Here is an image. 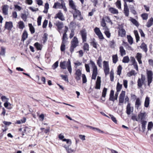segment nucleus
I'll return each mask as SVG.
<instances>
[{
	"mask_svg": "<svg viewBox=\"0 0 153 153\" xmlns=\"http://www.w3.org/2000/svg\"><path fill=\"white\" fill-rule=\"evenodd\" d=\"M60 67L62 69H66L67 68L68 71L70 74L72 73V68L71 65V62L69 59L68 61H64L61 62L60 63Z\"/></svg>",
	"mask_w": 153,
	"mask_h": 153,
	"instance_id": "1",
	"label": "nucleus"
},
{
	"mask_svg": "<svg viewBox=\"0 0 153 153\" xmlns=\"http://www.w3.org/2000/svg\"><path fill=\"white\" fill-rule=\"evenodd\" d=\"M79 41L77 38L75 36L71 41V45L70 48V51L71 53L73 52L74 49L78 46Z\"/></svg>",
	"mask_w": 153,
	"mask_h": 153,
	"instance_id": "2",
	"label": "nucleus"
},
{
	"mask_svg": "<svg viewBox=\"0 0 153 153\" xmlns=\"http://www.w3.org/2000/svg\"><path fill=\"white\" fill-rule=\"evenodd\" d=\"M90 63L93 68L92 79H95L97 73V68L95 63L92 60H90Z\"/></svg>",
	"mask_w": 153,
	"mask_h": 153,
	"instance_id": "3",
	"label": "nucleus"
},
{
	"mask_svg": "<svg viewBox=\"0 0 153 153\" xmlns=\"http://www.w3.org/2000/svg\"><path fill=\"white\" fill-rule=\"evenodd\" d=\"M146 80V77L145 75L143 74L141 75L140 78H139L137 81V85L139 88H141L144 83Z\"/></svg>",
	"mask_w": 153,
	"mask_h": 153,
	"instance_id": "4",
	"label": "nucleus"
},
{
	"mask_svg": "<svg viewBox=\"0 0 153 153\" xmlns=\"http://www.w3.org/2000/svg\"><path fill=\"white\" fill-rule=\"evenodd\" d=\"M73 12V16L74 19L77 18L79 20L83 19V18L81 16L80 12L77 9L74 10Z\"/></svg>",
	"mask_w": 153,
	"mask_h": 153,
	"instance_id": "5",
	"label": "nucleus"
},
{
	"mask_svg": "<svg viewBox=\"0 0 153 153\" xmlns=\"http://www.w3.org/2000/svg\"><path fill=\"white\" fill-rule=\"evenodd\" d=\"M146 116V112L141 111L138 115V122L145 121Z\"/></svg>",
	"mask_w": 153,
	"mask_h": 153,
	"instance_id": "6",
	"label": "nucleus"
},
{
	"mask_svg": "<svg viewBox=\"0 0 153 153\" xmlns=\"http://www.w3.org/2000/svg\"><path fill=\"white\" fill-rule=\"evenodd\" d=\"M146 74H147L148 85L149 86L150 84L152 81L153 74L151 71L149 70L146 71Z\"/></svg>",
	"mask_w": 153,
	"mask_h": 153,
	"instance_id": "7",
	"label": "nucleus"
},
{
	"mask_svg": "<svg viewBox=\"0 0 153 153\" xmlns=\"http://www.w3.org/2000/svg\"><path fill=\"white\" fill-rule=\"evenodd\" d=\"M103 67L104 73L106 75L109 74V68L108 62L104 61L103 62Z\"/></svg>",
	"mask_w": 153,
	"mask_h": 153,
	"instance_id": "8",
	"label": "nucleus"
},
{
	"mask_svg": "<svg viewBox=\"0 0 153 153\" xmlns=\"http://www.w3.org/2000/svg\"><path fill=\"white\" fill-rule=\"evenodd\" d=\"M126 94V92L125 91H122L121 93L120 94L119 99V105H121V104L123 103L124 101V98Z\"/></svg>",
	"mask_w": 153,
	"mask_h": 153,
	"instance_id": "9",
	"label": "nucleus"
},
{
	"mask_svg": "<svg viewBox=\"0 0 153 153\" xmlns=\"http://www.w3.org/2000/svg\"><path fill=\"white\" fill-rule=\"evenodd\" d=\"M81 75V71L79 69H77L76 70L75 77L77 81L80 80Z\"/></svg>",
	"mask_w": 153,
	"mask_h": 153,
	"instance_id": "10",
	"label": "nucleus"
},
{
	"mask_svg": "<svg viewBox=\"0 0 153 153\" xmlns=\"http://www.w3.org/2000/svg\"><path fill=\"white\" fill-rule=\"evenodd\" d=\"M94 31L96 35L98 36L100 39H102L104 37L99 28L96 27L94 29Z\"/></svg>",
	"mask_w": 153,
	"mask_h": 153,
	"instance_id": "11",
	"label": "nucleus"
},
{
	"mask_svg": "<svg viewBox=\"0 0 153 153\" xmlns=\"http://www.w3.org/2000/svg\"><path fill=\"white\" fill-rule=\"evenodd\" d=\"M54 18L56 19L58 18L59 19L62 21H64L65 20V19L64 15L61 11H59L54 17Z\"/></svg>",
	"mask_w": 153,
	"mask_h": 153,
	"instance_id": "12",
	"label": "nucleus"
},
{
	"mask_svg": "<svg viewBox=\"0 0 153 153\" xmlns=\"http://www.w3.org/2000/svg\"><path fill=\"white\" fill-rule=\"evenodd\" d=\"M13 27V23L11 22H6L5 25V28L9 30H11Z\"/></svg>",
	"mask_w": 153,
	"mask_h": 153,
	"instance_id": "13",
	"label": "nucleus"
},
{
	"mask_svg": "<svg viewBox=\"0 0 153 153\" xmlns=\"http://www.w3.org/2000/svg\"><path fill=\"white\" fill-rule=\"evenodd\" d=\"M133 111V108L131 106V104L128 103L126 107V112L128 115H130Z\"/></svg>",
	"mask_w": 153,
	"mask_h": 153,
	"instance_id": "14",
	"label": "nucleus"
},
{
	"mask_svg": "<svg viewBox=\"0 0 153 153\" xmlns=\"http://www.w3.org/2000/svg\"><path fill=\"white\" fill-rule=\"evenodd\" d=\"M80 33L82 36V39L83 42L86 41V33L85 30L83 29L80 31Z\"/></svg>",
	"mask_w": 153,
	"mask_h": 153,
	"instance_id": "15",
	"label": "nucleus"
},
{
	"mask_svg": "<svg viewBox=\"0 0 153 153\" xmlns=\"http://www.w3.org/2000/svg\"><path fill=\"white\" fill-rule=\"evenodd\" d=\"M9 7L7 5H4L2 6V12L4 15H7L8 14Z\"/></svg>",
	"mask_w": 153,
	"mask_h": 153,
	"instance_id": "16",
	"label": "nucleus"
},
{
	"mask_svg": "<svg viewBox=\"0 0 153 153\" xmlns=\"http://www.w3.org/2000/svg\"><path fill=\"white\" fill-rule=\"evenodd\" d=\"M101 83V78L100 77L98 76L97 78V80L96 82V85L95 88L97 89H100V88Z\"/></svg>",
	"mask_w": 153,
	"mask_h": 153,
	"instance_id": "17",
	"label": "nucleus"
},
{
	"mask_svg": "<svg viewBox=\"0 0 153 153\" xmlns=\"http://www.w3.org/2000/svg\"><path fill=\"white\" fill-rule=\"evenodd\" d=\"M124 11L125 16H128L129 15V10L126 3H124Z\"/></svg>",
	"mask_w": 153,
	"mask_h": 153,
	"instance_id": "18",
	"label": "nucleus"
},
{
	"mask_svg": "<svg viewBox=\"0 0 153 153\" xmlns=\"http://www.w3.org/2000/svg\"><path fill=\"white\" fill-rule=\"evenodd\" d=\"M69 6L73 10H76V6L75 4V3L72 0H70L69 1Z\"/></svg>",
	"mask_w": 153,
	"mask_h": 153,
	"instance_id": "19",
	"label": "nucleus"
},
{
	"mask_svg": "<svg viewBox=\"0 0 153 153\" xmlns=\"http://www.w3.org/2000/svg\"><path fill=\"white\" fill-rule=\"evenodd\" d=\"M28 36V35L27 32L26 30H25L22 36V41L24 42L27 38Z\"/></svg>",
	"mask_w": 153,
	"mask_h": 153,
	"instance_id": "20",
	"label": "nucleus"
},
{
	"mask_svg": "<svg viewBox=\"0 0 153 153\" xmlns=\"http://www.w3.org/2000/svg\"><path fill=\"white\" fill-rule=\"evenodd\" d=\"M126 32L125 30L123 29H120L118 31L119 35L122 37L125 36Z\"/></svg>",
	"mask_w": 153,
	"mask_h": 153,
	"instance_id": "21",
	"label": "nucleus"
},
{
	"mask_svg": "<svg viewBox=\"0 0 153 153\" xmlns=\"http://www.w3.org/2000/svg\"><path fill=\"white\" fill-rule=\"evenodd\" d=\"M142 57V54L141 53H137L136 58L139 64H141L142 63V61L141 60Z\"/></svg>",
	"mask_w": 153,
	"mask_h": 153,
	"instance_id": "22",
	"label": "nucleus"
},
{
	"mask_svg": "<svg viewBox=\"0 0 153 153\" xmlns=\"http://www.w3.org/2000/svg\"><path fill=\"white\" fill-rule=\"evenodd\" d=\"M56 25L59 30H61L63 27V23L59 21H57L56 23Z\"/></svg>",
	"mask_w": 153,
	"mask_h": 153,
	"instance_id": "23",
	"label": "nucleus"
},
{
	"mask_svg": "<svg viewBox=\"0 0 153 153\" xmlns=\"http://www.w3.org/2000/svg\"><path fill=\"white\" fill-rule=\"evenodd\" d=\"M17 26L20 29L22 30L25 27V25L23 21H20L18 23Z\"/></svg>",
	"mask_w": 153,
	"mask_h": 153,
	"instance_id": "24",
	"label": "nucleus"
},
{
	"mask_svg": "<svg viewBox=\"0 0 153 153\" xmlns=\"http://www.w3.org/2000/svg\"><path fill=\"white\" fill-rule=\"evenodd\" d=\"M150 103V98L146 96L144 106L146 108H147L149 106Z\"/></svg>",
	"mask_w": 153,
	"mask_h": 153,
	"instance_id": "25",
	"label": "nucleus"
},
{
	"mask_svg": "<svg viewBox=\"0 0 153 153\" xmlns=\"http://www.w3.org/2000/svg\"><path fill=\"white\" fill-rule=\"evenodd\" d=\"M62 3L60 4L59 2L55 3L53 6V8L55 9H61V6Z\"/></svg>",
	"mask_w": 153,
	"mask_h": 153,
	"instance_id": "26",
	"label": "nucleus"
},
{
	"mask_svg": "<svg viewBox=\"0 0 153 153\" xmlns=\"http://www.w3.org/2000/svg\"><path fill=\"white\" fill-rule=\"evenodd\" d=\"M141 102L140 99L139 98H137L136 100V101L135 103V107L137 109H138L141 105Z\"/></svg>",
	"mask_w": 153,
	"mask_h": 153,
	"instance_id": "27",
	"label": "nucleus"
},
{
	"mask_svg": "<svg viewBox=\"0 0 153 153\" xmlns=\"http://www.w3.org/2000/svg\"><path fill=\"white\" fill-rule=\"evenodd\" d=\"M108 10L113 14H117L118 13L117 10L112 7L109 8Z\"/></svg>",
	"mask_w": 153,
	"mask_h": 153,
	"instance_id": "28",
	"label": "nucleus"
},
{
	"mask_svg": "<svg viewBox=\"0 0 153 153\" xmlns=\"http://www.w3.org/2000/svg\"><path fill=\"white\" fill-rule=\"evenodd\" d=\"M103 30H104V33L106 36L108 38H109L111 36V33L109 32V29L107 28Z\"/></svg>",
	"mask_w": 153,
	"mask_h": 153,
	"instance_id": "29",
	"label": "nucleus"
},
{
	"mask_svg": "<svg viewBox=\"0 0 153 153\" xmlns=\"http://www.w3.org/2000/svg\"><path fill=\"white\" fill-rule=\"evenodd\" d=\"M6 53V48L3 47H1V50L0 52V55L4 56Z\"/></svg>",
	"mask_w": 153,
	"mask_h": 153,
	"instance_id": "30",
	"label": "nucleus"
},
{
	"mask_svg": "<svg viewBox=\"0 0 153 153\" xmlns=\"http://www.w3.org/2000/svg\"><path fill=\"white\" fill-rule=\"evenodd\" d=\"M120 51L121 56L125 55L126 54V51L123 46H120Z\"/></svg>",
	"mask_w": 153,
	"mask_h": 153,
	"instance_id": "31",
	"label": "nucleus"
},
{
	"mask_svg": "<svg viewBox=\"0 0 153 153\" xmlns=\"http://www.w3.org/2000/svg\"><path fill=\"white\" fill-rule=\"evenodd\" d=\"M114 92L113 90H111L110 94L109 100L113 101H114Z\"/></svg>",
	"mask_w": 153,
	"mask_h": 153,
	"instance_id": "32",
	"label": "nucleus"
},
{
	"mask_svg": "<svg viewBox=\"0 0 153 153\" xmlns=\"http://www.w3.org/2000/svg\"><path fill=\"white\" fill-rule=\"evenodd\" d=\"M153 18H151L148 21L147 23V26L149 27H150L153 24Z\"/></svg>",
	"mask_w": 153,
	"mask_h": 153,
	"instance_id": "33",
	"label": "nucleus"
},
{
	"mask_svg": "<svg viewBox=\"0 0 153 153\" xmlns=\"http://www.w3.org/2000/svg\"><path fill=\"white\" fill-rule=\"evenodd\" d=\"M101 26L103 27V29H105L106 28H108L106 26V24L105 23V20L104 19H102V21L101 24Z\"/></svg>",
	"mask_w": 153,
	"mask_h": 153,
	"instance_id": "34",
	"label": "nucleus"
},
{
	"mask_svg": "<svg viewBox=\"0 0 153 153\" xmlns=\"http://www.w3.org/2000/svg\"><path fill=\"white\" fill-rule=\"evenodd\" d=\"M137 74V73H135V71L131 70L130 72L128 73L127 75L128 77H130L132 75L135 76Z\"/></svg>",
	"mask_w": 153,
	"mask_h": 153,
	"instance_id": "35",
	"label": "nucleus"
},
{
	"mask_svg": "<svg viewBox=\"0 0 153 153\" xmlns=\"http://www.w3.org/2000/svg\"><path fill=\"white\" fill-rule=\"evenodd\" d=\"M68 39L66 33H64L62 36V42L66 43Z\"/></svg>",
	"mask_w": 153,
	"mask_h": 153,
	"instance_id": "36",
	"label": "nucleus"
},
{
	"mask_svg": "<svg viewBox=\"0 0 153 153\" xmlns=\"http://www.w3.org/2000/svg\"><path fill=\"white\" fill-rule=\"evenodd\" d=\"M109 45L110 48H113L115 46V42L114 40L110 41L109 42Z\"/></svg>",
	"mask_w": 153,
	"mask_h": 153,
	"instance_id": "37",
	"label": "nucleus"
},
{
	"mask_svg": "<svg viewBox=\"0 0 153 153\" xmlns=\"http://www.w3.org/2000/svg\"><path fill=\"white\" fill-rule=\"evenodd\" d=\"M130 20L137 27L139 26V24L138 22L135 19L130 18Z\"/></svg>",
	"mask_w": 153,
	"mask_h": 153,
	"instance_id": "38",
	"label": "nucleus"
},
{
	"mask_svg": "<svg viewBox=\"0 0 153 153\" xmlns=\"http://www.w3.org/2000/svg\"><path fill=\"white\" fill-rule=\"evenodd\" d=\"M141 48L145 52H146L147 51V46L144 43H143L140 46Z\"/></svg>",
	"mask_w": 153,
	"mask_h": 153,
	"instance_id": "39",
	"label": "nucleus"
},
{
	"mask_svg": "<svg viewBox=\"0 0 153 153\" xmlns=\"http://www.w3.org/2000/svg\"><path fill=\"white\" fill-rule=\"evenodd\" d=\"M34 46L38 50H41L42 48L41 45L38 42H36L35 43Z\"/></svg>",
	"mask_w": 153,
	"mask_h": 153,
	"instance_id": "40",
	"label": "nucleus"
},
{
	"mask_svg": "<svg viewBox=\"0 0 153 153\" xmlns=\"http://www.w3.org/2000/svg\"><path fill=\"white\" fill-rule=\"evenodd\" d=\"M122 85L119 83V82H118L116 87L117 91L120 92L122 88Z\"/></svg>",
	"mask_w": 153,
	"mask_h": 153,
	"instance_id": "41",
	"label": "nucleus"
},
{
	"mask_svg": "<svg viewBox=\"0 0 153 153\" xmlns=\"http://www.w3.org/2000/svg\"><path fill=\"white\" fill-rule=\"evenodd\" d=\"M112 59L113 62L116 63L118 60V57L117 54L114 55L112 56Z\"/></svg>",
	"mask_w": 153,
	"mask_h": 153,
	"instance_id": "42",
	"label": "nucleus"
},
{
	"mask_svg": "<svg viewBox=\"0 0 153 153\" xmlns=\"http://www.w3.org/2000/svg\"><path fill=\"white\" fill-rule=\"evenodd\" d=\"M11 105V104L10 103L8 102H5L4 103V106L6 108H7V109H10L11 108L9 106Z\"/></svg>",
	"mask_w": 153,
	"mask_h": 153,
	"instance_id": "43",
	"label": "nucleus"
},
{
	"mask_svg": "<svg viewBox=\"0 0 153 153\" xmlns=\"http://www.w3.org/2000/svg\"><path fill=\"white\" fill-rule=\"evenodd\" d=\"M91 129L94 130V131H96L97 132L100 133H103L104 132L100 130V129L94 127H91Z\"/></svg>",
	"mask_w": 153,
	"mask_h": 153,
	"instance_id": "44",
	"label": "nucleus"
},
{
	"mask_svg": "<svg viewBox=\"0 0 153 153\" xmlns=\"http://www.w3.org/2000/svg\"><path fill=\"white\" fill-rule=\"evenodd\" d=\"M129 61V59L128 56L124 57L123 59V62L125 63H128Z\"/></svg>",
	"mask_w": 153,
	"mask_h": 153,
	"instance_id": "45",
	"label": "nucleus"
},
{
	"mask_svg": "<svg viewBox=\"0 0 153 153\" xmlns=\"http://www.w3.org/2000/svg\"><path fill=\"white\" fill-rule=\"evenodd\" d=\"M134 33L136 37V42H137L140 39L138 32L137 30H134Z\"/></svg>",
	"mask_w": 153,
	"mask_h": 153,
	"instance_id": "46",
	"label": "nucleus"
},
{
	"mask_svg": "<svg viewBox=\"0 0 153 153\" xmlns=\"http://www.w3.org/2000/svg\"><path fill=\"white\" fill-rule=\"evenodd\" d=\"M102 62V59H101V57L100 56L98 58L97 61V64L98 65V66L100 67H102V63L101 62Z\"/></svg>",
	"mask_w": 153,
	"mask_h": 153,
	"instance_id": "47",
	"label": "nucleus"
},
{
	"mask_svg": "<svg viewBox=\"0 0 153 153\" xmlns=\"http://www.w3.org/2000/svg\"><path fill=\"white\" fill-rule=\"evenodd\" d=\"M75 65V67L77 68L78 66H79L82 65V62H80L78 61H76L75 62H74Z\"/></svg>",
	"mask_w": 153,
	"mask_h": 153,
	"instance_id": "48",
	"label": "nucleus"
},
{
	"mask_svg": "<svg viewBox=\"0 0 153 153\" xmlns=\"http://www.w3.org/2000/svg\"><path fill=\"white\" fill-rule=\"evenodd\" d=\"M29 26L30 27V30L32 34H33L35 32L34 29L31 24H29Z\"/></svg>",
	"mask_w": 153,
	"mask_h": 153,
	"instance_id": "49",
	"label": "nucleus"
},
{
	"mask_svg": "<svg viewBox=\"0 0 153 153\" xmlns=\"http://www.w3.org/2000/svg\"><path fill=\"white\" fill-rule=\"evenodd\" d=\"M153 127V123L152 122L149 123L148 125V130H151Z\"/></svg>",
	"mask_w": 153,
	"mask_h": 153,
	"instance_id": "50",
	"label": "nucleus"
},
{
	"mask_svg": "<svg viewBox=\"0 0 153 153\" xmlns=\"http://www.w3.org/2000/svg\"><path fill=\"white\" fill-rule=\"evenodd\" d=\"M89 46L88 45L87 43H85L84 44L83 47V49L84 51H88L89 49Z\"/></svg>",
	"mask_w": 153,
	"mask_h": 153,
	"instance_id": "51",
	"label": "nucleus"
},
{
	"mask_svg": "<svg viewBox=\"0 0 153 153\" xmlns=\"http://www.w3.org/2000/svg\"><path fill=\"white\" fill-rule=\"evenodd\" d=\"M110 80L111 81H113L114 79V73L112 70L110 72Z\"/></svg>",
	"mask_w": 153,
	"mask_h": 153,
	"instance_id": "52",
	"label": "nucleus"
},
{
	"mask_svg": "<svg viewBox=\"0 0 153 153\" xmlns=\"http://www.w3.org/2000/svg\"><path fill=\"white\" fill-rule=\"evenodd\" d=\"M122 70V67L121 65H119L117 68V74L118 75H120L121 74V71Z\"/></svg>",
	"mask_w": 153,
	"mask_h": 153,
	"instance_id": "53",
	"label": "nucleus"
},
{
	"mask_svg": "<svg viewBox=\"0 0 153 153\" xmlns=\"http://www.w3.org/2000/svg\"><path fill=\"white\" fill-rule=\"evenodd\" d=\"M116 5L119 9H121V3L120 1L118 0L116 3Z\"/></svg>",
	"mask_w": 153,
	"mask_h": 153,
	"instance_id": "54",
	"label": "nucleus"
},
{
	"mask_svg": "<svg viewBox=\"0 0 153 153\" xmlns=\"http://www.w3.org/2000/svg\"><path fill=\"white\" fill-rule=\"evenodd\" d=\"M62 5L61 6V8H62L64 11L66 12L67 11V9L65 6V4L63 0L62 1Z\"/></svg>",
	"mask_w": 153,
	"mask_h": 153,
	"instance_id": "55",
	"label": "nucleus"
},
{
	"mask_svg": "<svg viewBox=\"0 0 153 153\" xmlns=\"http://www.w3.org/2000/svg\"><path fill=\"white\" fill-rule=\"evenodd\" d=\"M15 10H18L19 11H20L22 9V8L19 6L17 5V4H15L14 5Z\"/></svg>",
	"mask_w": 153,
	"mask_h": 153,
	"instance_id": "56",
	"label": "nucleus"
},
{
	"mask_svg": "<svg viewBox=\"0 0 153 153\" xmlns=\"http://www.w3.org/2000/svg\"><path fill=\"white\" fill-rule=\"evenodd\" d=\"M66 43L62 42V44L61 46V50L62 51H64L65 49V44Z\"/></svg>",
	"mask_w": 153,
	"mask_h": 153,
	"instance_id": "57",
	"label": "nucleus"
},
{
	"mask_svg": "<svg viewBox=\"0 0 153 153\" xmlns=\"http://www.w3.org/2000/svg\"><path fill=\"white\" fill-rule=\"evenodd\" d=\"M82 78L83 83H85L87 82V79L85 75L84 74H82Z\"/></svg>",
	"mask_w": 153,
	"mask_h": 153,
	"instance_id": "58",
	"label": "nucleus"
},
{
	"mask_svg": "<svg viewBox=\"0 0 153 153\" xmlns=\"http://www.w3.org/2000/svg\"><path fill=\"white\" fill-rule=\"evenodd\" d=\"M142 124V128L143 130H144L145 129L146 125L147 122L146 121L141 122Z\"/></svg>",
	"mask_w": 153,
	"mask_h": 153,
	"instance_id": "59",
	"label": "nucleus"
},
{
	"mask_svg": "<svg viewBox=\"0 0 153 153\" xmlns=\"http://www.w3.org/2000/svg\"><path fill=\"white\" fill-rule=\"evenodd\" d=\"M21 18L25 22L27 18V16L25 14L22 13L21 14Z\"/></svg>",
	"mask_w": 153,
	"mask_h": 153,
	"instance_id": "60",
	"label": "nucleus"
},
{
	"mask_svg": "<svg viewBox=\"0 0 153 153\" xmlns=\"http://www.w3.org/2000/svg\"><path fill=\"white\" fill-rule=\"evenodd\" d=\"M59 62L57 61L52 66V68L53 69H55L58 66Z\"/></svg>",
	"mask_w": 153,
	"mask_h": 153,
	"instance_id": "61",
	"label": "nucleus"
},
{
	"mask_svg": "<svg viewBox=\"0 0 153 153\" xmlns=\"http://www.w3.org/2000/svg\"><path fill=\"white\" fill-rule=\"evenodd\" d=\"M127 39H128V42L131 45L133 42V39L130 36H128Z\"/></svg>",
	"mask_w": 153,
	"mask_h": 153,
	"instance_id": "62",
	"label": "nucleus"
},
{
	"mask_svg": "<svg viewBox=\"0 0 153 153\" xmlns=\"http://www.w3.org/2000/svg\"><path fill=\"white\" fill-rule=\"evenodd\" d=\"M141 17L144 20H146L148 17V15L146 13H143L141 15Z\"/></svg>",
	"mask_w": 153,
	"mask_h": 153,
	"instance_id": "63",
	"label": "nucleus"
},
{
	"mask_svg": "<svg viewBox=\"0 0 153 153\" xmlns=\"http://www.w3.org/2000/svg\"><path fill=\"white\" fill-rule=\"evenodd\" d=\"M1 100L2 101L4 102H8L9 100V99L6 97L5 96H2L1 97Z\"/></svg>",
	"mask_w": 153,
	"mask_h": 153,
	"instance_id": "64",
	"label": "nucleus"
}]
</instances>
